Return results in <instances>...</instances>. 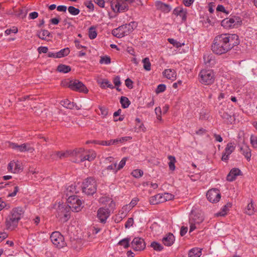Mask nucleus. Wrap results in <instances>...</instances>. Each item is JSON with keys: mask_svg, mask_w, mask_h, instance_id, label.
I'll use <instances>...</instances> for the list:
<instances>
[{"mask_svg": "<svg viewBox=\"0 0 257 257\" xmlns=\"http://www.w3.org/2000/svg\"><path fill=\"white\" fill-rule=\"evenodd\" d=\"M239 43L236 34H222L216 36L212 45V51L218 55L226 53Z\"/></svg>", "mask_w": 257, "mask_h": 257, "instance_id": "obj_1", "label": "nucleus"}, {"mask_svg": "<svg viewBox=\"0 0 257 257\" xmlns=\"http://www.w3.org/2000/svg\"><path fill=\"white\" fill-rule=\"evenodd\" d=\"M23 214L24 211L22 208L17 207L13 209L11 214L6 219V224L7 228L14 229L16 227Z\"/></svg>", "mask_w": 257, "mask_h": 257, "instance_id": "obj_2", "label": "nucleus"}, {"mask_svg": "<svg viewBox=\"0 0 257 257\" xmlns=\"http://www.w3.org/2000/svg\"><path fill=\"white\" fill-rule=\"evenodd\" d=\"M63 86H67L73 91L87 93L88 90L85 85L77 79L68 80L62 82Z\"/></svg>", "mask_w": 257, "mask_h": 257, "instance_id": "obj_3", "label": "nucleus"}, {"mask_svg": "<svg viewBox=\"0 0 257 257\" xmlns=\"http://www.w3.org/2000/svg\"><path fill=\"white\" fill-rule=\"evenodd\" d=\"M198 80L202 84L211 85L215 80L214 73L212 70L203 69L199 73Z\"/></svg>", "mask_w": 257, "mask_h": 257, "instance_id": "obj_4", "label": "nucleus"}, {"mask_svg": "<svg viewBox=\"0 0 257 257\" xmlns=\"http://www.w3.org/2000/svg\"><path fill=\"white\" fill-rule=\"evenodd\" d=\"M204 219V216L201 212L192 211L189 216V233L197 228V226L203 221Z\"/></svg>", "mask_w": 257, "mask_h": 257, "instance_id": "obj_5", "label": "nucleus"}, {"mask_svg": "<svg viewBox=\"0 0 257 257\" xmlns=\"http://www.w3.org/2000/svg\"><path fill=\"white\" fill-rule=\"evenodd\" d=\"M82 192L86 195H92L96 191V183L94 179L87 178L83 182L82 185Z\"/></svg>", "mask_w": 257, "mask_h": 257, "instance_id": "obj_6", "label": "nucleus"}, {"mask_svg": "<svg viewBox=\"0 0 257 257\" xmlns=\"http://www.w3.org/2000/svg\"><path fill=\"white\" fill-rule=\"evenodd\" d=\"M241 18L236 16H230L221 21V25L226 29L237 27L241 25Z\"/></svg>", "mask_w": 257, "mask_h": 257, "instance_id": "obj_7", "label": "nucleus"}, {"mask_svg": "<svg viewBox=\"0 0 257 257\" xmlns=\"http://www.w3.org/2000/svg\"><path fill=\"white\" fill-rule=\"evenodd\" d=\"M67 204L73 212H79L82 209V201L78 196L70 195L67 199Z\"/></svg>", "mask_w": 257, "mask_h": 257, "instance_id": "obj_8", "label": "nucleus"}, {"mask_svg": "<svg viewBox=\"0 0 257 257\" xmlns=\"http://www.w3.org/2000/svg\"><path fill=\"white\" fill-rule=\"evenodd\" d=\"M71 209L66 204H59L57 209V216L63 221H67L70 217Z\"/></svg>", "mask_w": 257, "mask_h": 257, "instance_id": "obj_9", "label": "nucleus"}, {"mask_svg": "<svg viewBox=\"0 0 257 257\" xmlns=\"http://www.w3.org/2000/svg\"><path fill=\"white\" fill-rule=\"evenodd\" d=\"M50 238L53 244L58 248H62L66 245L64 236L58 231L53 232Z\"/></svg>", "mask_w": 257, "mask_h": 257, "instance_id": "obj_10", "label": "nucleus"}, {"mask_svg": "<svg viewBox=\"0 0 257 257\" xmlns=\"http://www.w3.org/2000/svg\"><path fill=\"white\" fill-rule=\"evenodd\" d=\"M131 246L135 251H142L145 248L146 243L143 238L135 237L131 242Z\"/></svg>", "mask_w": 257, "mask_h": 257, "instance_id": "obj_11", "label": "nucleus"}, {"mask_svg": "<svg viewBox=\"0 0 257 257\" xmlns=\"http://www.w3.org/2000/svg\"><path fill=\"white\" fill-rule=\"evenodd\" d=\"M206 197L209 201L212 203H216L220 199L221 195L217 189H210L206 193Z\"/></svg>", "mask_w": 257, "mask_h": 257, "instance_id": "obj_12", "label": "nucleus"}, {"mask_svg": "<svg viewBox=\"0 0 257 257\" xmlns=\"http://www.w3.org/2000/svg\"><path fill=\"white\" fill-rule=\"evenodd\" d=\"M110 216V210L105 207L99 208L97 210V217L101 223H105Z\"/></svg>", "mask_w": 257, "mask_h": 257, "instance_id": "obj_13", "label": "nucleus"}, {"mask_svg": "<svg viewBox=\"0 0 257 257\" xmlns=\"http://www.w3.org/2000/svg\"><path fill=\"white\" fill-rule=\"evenodd\" d=\"M10 147L20 152H30L32 153L34 151V149L31 147L29 144L25 143L19 145L16 143H11Z\"/></svg>", "mask_w": 257, "mask_h": 257, "instance_id": "obj_14", "label": "nucleus"}, {"mask_svg": "<svg viewBox=\"0 0 257 257\" xmlns=\"http://www.w3.org/2000/svg\"><path fill=\"white\" fill-rule=\"evenodd\" d=\"M127 29L126 24L123 25L116 29H114L112 31V34L118 38H122L124 36L130 34Z\"/></svg>", "mask_w": 257, "mask_h": 257, "instance_id": "obj_15", "label": "nucleus"}, {"mask_svg": "<svg viewBox=\"0 0 257 257\" xmlns=\"http://www.w3.org/2000/svg\"><path fill=\"white\" fill-rule=\"evenodd\" d=\"M233 143H229L227 144L224 151L222 154L221 159L223 161H227L228 160L229 155L234 151L235 146Z\"/></svg>", "mask_w": 257, "mask_h": 257, "instance_id": "obj_16", "label": "nucleus"}, {"mask_svg": "<svg viewBox=\"0 0 257 257\" xmlns=\"http://www.w3.org/2000/svg\"><path fill=\"white\" fill-rule=\"evenodd\" d=\"M8 170L14 173H18L23 170L22 164L19 161H11L8 165Z\"/></svg>", "mask_w": 257, "mask_h": 257, "instance_id": "obj_17", "label": "nucleus"}, {"mask_svg": "<svg viewBox=\"0 0 257 257\" xmlns=\"http://www.w3.org/2000/svg\"><path fill=\"white\" fill-rule=\"evenodd\" d=\"M173 14L180 17L182 21L184 22L186 20L187 12L186 9H184L181 7H178L174 9Z\"/></svg>", "mask_w": 257, "mask_h": 257, "instance_id": "obj_18", "label": "nucleus"}, {"mask_svg": "<svg viewBox=\"0 0 257 257\" xmlns=\"http://www.w3.org/2000/svg\"><path fill=\"white\" fill-rule=\"evenodd\" d=\"M240 170L237 168L231 169L226 177V180L232 182L236 179V177L240 174Z\"/></svg>", "mask_w": 257, "mask_h": 257, "instance_id": "obj_19", "label": "nucleus"}, {"mask_svg": "<svg viewBox=\"0 0 257 257\" xmlns=\"http://www.w3.org/2000/svg\"><path fill=\"white\" fill-rule=\"evenodd\" d=\"M155 5L157 9L165 13H168L171 10V7L169 5L164 4L160 1H157Z\"/></svg>", "mask_w": 257, "mask_h": 257, "instance_id": "obj_20", "label": "nucleus"}, {"mask_svg": "<svg viewBox=\"0 0 257 257\" xmlns=\"http://www.w3.org/2000/svg\"><path fill=\"white\" fill-rule=\"evenodd\" d=\"M72 156L71 151H66V152H56L52 153L51 157H56L60 159Z\"/></svg>", "mask_w": 257, "mask_h": 257, "instance_id": "obj_21", "label": "nucleus"}, {"mask_svg": "<svg viewBox=\"0 0 257 257\" xmlns=\"http://www.w3.org/2000/svg\"><path fill=\"white\" fill-rule=\"evenodd\" d=\"M175 241V237L172 233H169L166 236L163 237L162 241L166 246L172 245Z\"/></svg>", "mask_w": 257, "mask_h": 257, "instance_id": "obj_22", "label": "nucleus"}, {"mask_svg": "<svg viewBox=\"0 0 257 257\" xmlns=\"http://www.w3.org/2000/svg\"><path fill=\"white\" fill-rule=\"evenodd\" d=\"M240 152L244 156L247 161H250L251 157V150L249 147L244 145L240 148Z\"/></svg>", "mask_w": 257, "mask_h": 257, "instance_id": "obj_23", "label": "nucleus"}, {"mask_svg": "<svg viewBox=\"0 0 257 257\" xmlns=\"http://www.w3.org/2000/svg\"><path fill=\"white\" fill-rule=\"evenodd\" d=\"M164 75L169 79L175 80L176 77V73L174 69H166L163 72Z\"/></svg>", "mask_w": 257, "mask_h": 257, "instance_id": "obj_24", "label": "nucleus"}, {"mask_svg": "<svg viewBox=\"0 0 257 257\" xmlns=\"http://www.w3.org/2000/svg\"><path fill=\"white\" fill-rule=\"evenodd\" d=\"M219 114L220 116L222 119L224 120L227 123H231L233 120V119L232 117L231 114H229L227 112L225 111H219Z\"/></svg>", "mask_w": 257, "mask_h": 257, "instance_id": "obj_25", "label": "nucleus"}, {"mask_svg": "<svg viewBox=\"0 0 257 257\" xmlns=\"http://www.w3.org/2000/svg\"><path fill=\"white\" fill-rule=\"evenodd\" d=\"M203 59L204 63L208 66H211L214 64L215 60L212 55H204Z\"/></svg>", "mask_w": 257, "mask_h": 257, "instance_id": "obj_26", "label": "nucleus"}, {"mask_svg": "<svg viewBox=\"0 0 257 257\" xmlns=\"http://www.w3.org/2000/svg\"><path fill=\"white\" fill-rule=\"evenodd\" d=\"M96 157V154L94 152L92 153L91 154H88L85 156H80V160L75 161V162H83L85 160H88L89 161H91L94 159Z\"/></svg>", "mask_w": 257, "mask_h": 257, "instance_id": "obj_27", "label": "nucleus"}, {"mask_svg": "<svg viewBox=\"0 0 257 257\" xmlns=\"http://www.w3.org/2000/svg\"><path fill=\"white\" fill-rule=\"evenodd\" d=\"M51 35L50 33L46 30H42L40 31H38L37 36L41 39L43 40H47V37Z\"/></svg>", "mask_w": 257, "mask_h": 257, "instance_id": "obj_28", "label": "nucleus"}, {"mask_svg": "<svg viewBox=\"0 0 257 257\" xmlns=\"http://www.w3.org/2000/svg\"><path fill=\"white\" fill-rule=\"evenodd\" d=\"M150 202L152 204H157L162 202V196L161 194H158L150 198Z\"/></svg>", "mask_w": 257, "mask_h": 257, "instance_id": "obj_29", "label": "nucleus"}, {"mask_svg": "<svg viewBox=\"0 0 257 257\" xmlns=\"http://www.w3.org/2000/svg\"><path fill=\"white\" fill-rule=\"evenodd\" d=\"M201 255V250L198 248H192L188 253L189 257H200Z\"/></svg>", "mask_w": 257, "mask_h": 257, "instance_id": "obj_30", "label": "nucleus"}, {"mask_svg": "<svg viewBox=\"0 0 257 257\" xmlns=\"http://www.w3.org/2000/svg\"><path fill=\"white\" fill-rule=\"evenodd\" d=\"M139 201V199L138 198H133L130 203L128 205H126L124 206L122 209L126 211L128 209H131L133 207H134Z\"/></svg>", "mask_w": 257, "mask_h": 257, "instance_id": "obj_31", "label": "nucleus"}, {"mask_svg": "<svg viewBox=\"0 0 257 257\" xmlns=\"http://www.w3.org/2000/svg\"><path fill=\"white\" fill-rule=\"evenodd\" d=\"M255 212V209L254 207L253 203L252 201H251L250 203H249L245 210V213L249 215H251L254 214Z\"/></svg>", "mask_w": 257, "mask_h": 257, "instance_id": "obj_32", "label": "nucleus"}, {"mask_svg": "<svg viewBox=\"0 0 257 257\" xmlns=\"http://www.w3.org/2000/svg\"><path fill=\"white\" fill-rule=\"evenodd\" d=\"M70 50L69 48H65L61 49L59 52H57L58 58L65 57L69 54Z\"/></svg>", "mask_w": 257, "mask_h": 257, "instance_id": "obj_33", "label": "nucleus"}, {"mask_svg": "<svg viewBox=\"0 0 257 257\" xmlns=\"http://www.w3.org/2000/svg\"><path fill=\"white\" fill-rule=\"evenodd\" d=\"M99 83L100 84V87L102 88H105L106 87H108L111 89H113L114 88L112 84L107 79H102L101 82H99Z\"/></svg>", "mask_w": 257, "mask_h": 257, "instance_id": "obj_34", "label": "nucleus"}, {"mask_svg": "<svg viewBox=\"0 0 257 257\" xmlns=\"http://www.w3.org/2000/svg\"><path fill=\"white\" fill-rule=\"evenodd\" d=\"M120 102L123 108H127L131 104V102L127 97L121 96L120 99Z\"/></svg>", "mask_w": 257, "mask_h": 257, "instance_id": "obj_35", "label": "nucleus"}, {"mask_svg": "<svg viewBox=\"0 0 257 257\" xmlns=\"http://www.w3.org/2000/svg\"><path fill=\"white\" fill-rule=\"evenodd\" d=\"M57 70L60 72L66 73L70 71L71 68L69 66L64 64H60L57 67Z\"/></svg>", "mask_w": 257, "mask_h": 257, "instance_id": "obj_36", "label": "nucleus"}, {"mask_svg": "<svg viewBox=\"0 0 257 257\" xmlns=\"http://www.w3.org/2000/svg\"><path fill=\"white\" fill-rule=\"evenodd\" d=\"M60 103L62 106L68 109H72L74 106V103L68 99L62 100Z\"/></svg>", "mask_w": 257, "mask_h": 257, "instance_id": "obj_37", "label": "nucleus"}, {"mask_svg": "<svg viewBox=\"0 0 257 257\" xmlns=\"http://www.w3.org/2000/svg\"><path fill=\"white\" fill-rule=\"evenodd\" d=\"M161 195L162 196V202H164L168 200H172L174 196L169 193H165L164 194H161Z\"/></svg>", "mask_w": 257, "mask_h": 257, "instance_id": "obj_38", "label": "nucleus"}, {"mask_svg": "<svg viewBox=\"0 0 257 257\" xmlns=\"http://www.w3.org/2000/svg\"><path fill=\"white\" fill-rule=\"evenodd\" d=\"M168 159L169 160V169L172 171H174L175 169V163L176 162V159L174 156H169Z\"/></svg>", "mask_w": 257, "mask_h": 257, "instance_id": "obj_39", "label": "nucleus"}, {"mask_svg": "<svg viewBox=\"0 0 257 257\" xmlns=\"http://www.w3.org/2000/svg\"><path fill=\"white\" fill-rule=\"evenodd\" d=\"M132 139L131 137H124L120 138H117L113 140V145L117 144L118 143H123L125 142H127Z\"/></svg>", "mask_w": 257, "mask_h": 257, "instance_id": "obj_40", "label": "nucleus"}, {"mask_svg": "<svg viewBox=\"0 0 257 257\" xmlns=\"http://www.w3.org/2000/svg\"><path fill=\"white\" fill-rule=\"evenodd\" d=\"M88 35L90 39H94L96 37L97 32L96 31V28L92 26L89 28L88 31Z\"/></svg>", "mask_w": 257, "mask_h": 257, "instance_id": "obj_41", "label": "nucleus"}, {"mask_svg": "<svg viewBox=\"0 0 257 257\" xmlns=\"http://www.w3.org/2000/svg\"><path fill=\"white\" fill-rule=\"evenodd\" d=\"M130 238H125L120 240L118 244L123 246L125 248L128 247L131 245L130 244Z\"/></svg>", "mask_w": 257, "mask_h": 257, "instance_id": "obj_42", "label": "nucleus"}, {"mask_svg": "<svg viewBox=\"0 0 257 257\" xmlns=\"http://www.w3.org/2000/svg\"><path fill=\"white\" fill-rule=\"evenodd\" d=\"M77 192L75 187L73 185L69 186L66 190V196L69 197L70 195H73V194L74 193H76Z\"/></svg>", "mask_w": 257, "mask_h": 257, "instance_id": "obj_43", "label": "nucleus"}, {"mask_svg": "<svg viewBox=\"0 0 257 257\" xmlns=\"http://www.w3.org/2000/svg\"><path fill=\"white\" fill-rule=\"evenodd\" d=\"M151 246L156 251H160L163 250V246L159 243L153 241L151 244Z\"/></svg>", "mask_w": 257, "mask_h": 257, "instance_id": "obj_44", "label": "nucleus"}, {"mask_svg": "<svg viewBox=\"0 0 257 257\" xmlns=\"http://www.w3.org/2000/svg\"><path fill=\"white\" fill-rule=\"evenodd\" d=\"M84 152V149L82 148L77 149L76 150L71 151V154L72 156H75L78 157L80 159V156H83L82 153Z\"/></svg>", "mask_w": 257, "mask_h": 257, "instance_id": "obj_45", "label": "nucleus"}, {"mask_svg": "<svg viewBox=\"0 0 257 257\" xmlns=\"http://www.w3.org/2000/svg\"><path fill=\"white\" fill-rule=\"evenodd\" d=\"M144 68L147 71L151 70V63L148 58H145L143 60Z\"/></svg>", "mask_w": 257, "mask_h": 257, "instance_id": "obj_46", "label": "nucleus"}, {"mask_svg": "<svg viewBox=\"0 0 257 257\" xmlns=\"http://www.w3.org/2000/svg\"><path fill=\"white\" fill-rule=\"evenodd\" d=\"M68 11L69 13L73 16L77 15L80 13L79 9L76 8L73 6L69 7L68 8Z\"/></svg>", "mask_w": 257, "mask_h": 257, "instance_id": "obj_47", "label": "nucleus"}, {"mask_svg": "<svg viewBox=\"0 0 257 257\" xmlns=\"http://www.w3.org/2000/svg\"><path fill=\"white\" fill-rule=\"evenodd\" d=\"M127 27V30L130 33H132L133 30L136 29L138 26V23L136 22H132L128 24H126Z\"/></svg>", "mask_w": 257, "mask_h": 257, "instance_id": "obj_48", "label": "nucleus"}, {"mask_svg": "<svg viewBox=\"0 0 257 257\" xmlns=\"http://www.w3.org/2000/svg\"><path fill=\"white\" fill-rule=\"evenodd\" d=\"M111 62L110 58L107 56L101 57L99 60L100 64H109Z\"/></svg>", "mask_w": 257, "mask_h": 257, "instance_id": "obj_49", "label": "nucleus"}, {"mask_svg": "<svg viewBox=\"0 0 257 257\" xmlns=\"http://www.w3.org/2000/svg\"><path fill=\"white\" fill-rule=\"evenodd\" d=\"M132 175L135 178H139L143 175V171L141 170L136 169L132 172Z\"/></svg>", "mask_w": 257, "mask_h": 257, "instance_id": "obj_50", "label": "nucleus"}, {"mask_svg": "<svg viewBox=\"0 0 257 257\" xmlns=\"http://www.w3.org/2000/svg\"><path fill=\"white\" fill-rule=\"evenodd\" d=\"M250 144L253 148H257V137L255 136L251 135L250 138Z\"/></svg>", "mask_w": 257, "mask_h": 257, "instance_id": "obj_51", "label": "nucleus"}, {"mask_svg": "<svg viewBox=\"0 0 257 257\" xmlns=\"http://www.w3.org/2000/svg\"><path fill=\"white\" fill-rule=\"evenodd\" d=\"M168 41L170 44H172L174 46L176 47V48H179L182 46V44L180 42H177L174 39L169 38L168 39Z\"/></svg>", "mask_w": 257, "mask_h": 257, "instance_id": "obj_52", "label": "nucleus"}, {"mask_svg": "<svg viewBox=\"0 0 257 257\" xmlns=\"http://www.w3.org/2000/svg\"><path fill=\"white\" fill-rule=\"evenodd\" d=\"M166 85L164 84H159L156 90V93L157 94H159L160 93L164 92L166 90Z\"/></svg>", "mask_w": 257, "mask_h": 257, "instance_id": "obj_53", "label": "nucleus"}, {"mask_svg": "<svg viewBox=\"0 0 257 257\" xmlns=\"http://www.w3.org/2000/svg\"><path fill=\"white\" fill-rule=\"evenodd\" d=\"M105 170H112L114 173H116L118 171L117 169V163H115L114 164L109 165L106 167Z\"/></svg>", "mask_w": 257, "mask_h": 257, "instance_id": "obj_54", "label": "nucleus"}, {"mask_svg": "<svg viewBox=\"0 0 257 257\" xmlns=\"http://www.w3.org/2000/svg\"><path fill=\"white\" fill-rule=\"evenodd\" d=\"M126 158H122L121 160L120 161L118 165H117V169L118 171L121 169L124 166L126 163Z\"/></svg>", "mask_w": 257, "mask_h": 257, "instance_id": "obj_55", "label": "nucleus"}, {"mask_svg": "<svg viewBox=\"0 0 257 257\" xmlns=\"http://www.w3.org/2000/svg\"><path fill=\"white\" fill-rule=\"evenodd\" d=\"M99 109L101 112V114L103 117H105L108 114L107 109L104 106H100Z\"/></svg>", "mask_w": 257, "mask_h": 257, "instance_id": "obj_56", "label": "nucleus"}, {"mask_svg": "<svg viewBox=\"0 0 257 257\" xmlns=\"http://www.w3.org/2000/svg\"><path fill=\"white\" fill-rule=\"evenodd\" d=\"M120 0H119V12H120L124 10H128V6L125 3H122L120 4Z\"/></svg>", "mask_w": 257, "mask_h": 257, "instance_id": "obj_57", "label": "nucleus"}, {"mask_svg": "<svg viewBox=\"0 0 257 257\" xmlns=\"http://www.w3.org/2000/svg\"><path fill=\"white\" fill-rule=\"evenodd\" d=\"M125 84L126 86L129 89H132L133 88V82L130 78H127L125 80Z\"/></svg>", "mask_w": 257, "mask_h": 257, "instance_id": "obj_58", "label": "nucleus"}, {"mask_svg": "<svg viewBox=\"0 0 257 257\" xmlns=\"http://www.w3.org/2000/svg\"><path fill=\"white\" fill-rule=\"evenodd\" d=\"M134 223V219L132 217L128 218L125 224V228H130L133 226Z\"/></svg>", "mask_w": 257, "mask_h": 257, "instance_id": "obj_59", "label": "nucleus"}, {"mask_svg": "<svg viewBox=\"0 0 257 257\" xmlns=\"http://www.w3.org/2000/svg\"><path fill=\"white\" fill-rule=\"evenodd\" d=\"M18 32V29L16 27H13L12 29H7L5 31V34L7 35H10L12 33H17Z\"/></svg>", "mask_w": 257, "mask_h": 257, "instance_id": "obj_60", "label": "nucleus"}, {"mask_svg": "<svg viewBox=\"0 0 257 257\" xmlns=\"http://www.w3.org/2000/svg\"><path fill=\"white\" fill-rule=\"evenodd\" d=\"M113 82L116 86H119L121 84L120 78L118 76H116L114 77L113 79Z\"/></svg>", "mask_w": 257, "mask_h": 257, "instance_id": "obj_61", "label": "nucleus"}, {"mask_svg": "<svg viewBox=\"0 0 257 257\" xmlns=\"http://www.w3.org/2000/svg\"><path fill=\"white\" fill-rule=\"evenodd\" d=\"M19 187L18 186H14V191L12 193H9L8 195V197H14L16 195L17 192L19 191Z\"/></svg>", "mask_w": 257, "mask_h": 257, "instance_id": "obj_62", "label": "nucleus"}, {"mask_svg": "<svg viewBox=\"0 0 257 257\" xmlns=\"http://www.w3.org/2000/svg\"><path fill=\"white\" fill-rule=\"evenodd\" d=\"M119 0H117V2L114 4L113 3L111 4V6L113 10L115 12L116 11L117 12H119Z\"/></svg>", "mask_w": 257, "mask_h": 257, "instance_id": "obj_63", "label": "nucleus"}, {"mask_svg": "<svg viewBox=\"0 0 257 257\" xmlns=\"http://www.w3.org/2000/svg\"><path fill=\"white\" fill-rule=\"evenodd\" d=\"M216 11L223 12L226 14H228V12L226 11L225 8L222 5H218L216 8Z\"/></svg>", "mask_w": 257, "mask_h": 257, "instance_id": "obj_64", "label": "nucleus"}]
</instances>
